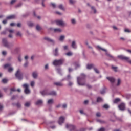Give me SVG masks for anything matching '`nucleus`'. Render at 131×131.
<instances>
[{"mask_svg":"<svg viewBox=\"0 0 131 131\" xmlns=\"http://www.w3.org/2000/svg\"><path fill=\"white\" fill-rule=\"evenodd\" d=\"M86 75L84 74H81L80 77H77V83L79 85L83 86L85 85Z\"/></svg>","mask_w":131,"mask_h":131,"instance_id":"nucleus-1","label":"nucleus"},{"mask_svg":"<svg viewBox=\"0 0 131 131\" xmlns=\"http://www.w3.org/2000/svg\"><path fill=\"white\" fill-rule=\"evenodd\" d=\"M41 94L43 96L45 95H52V96H55L57 95V93L55 91H51L50 93L48 92V90H45L42 92H40Z\"/></svg>","mask_w":131,"mask_h":131,"instance_id":"nucleus-2","label":"nucleus"},{"mask_svg":"<svg viewBox=\"0 0 131 131\" xmlns=\"http://www.w3.org/2000/svg\"><path fill=\"white\" fill-rule=\"evenodd\" d=\"M66 127L69 129L70 131H78L76 126L73 124H67L66 125Z\"/></svg>","mask_w":131,"mask_h":131,"instance_id":"nucleus-3","label":"nucleus"},{"mask_svg":"<svg viewBox=\"0 0 131 131\" xmlns=\"http://www.w3.org/2000/svg\"><path fill=\"white\" fill-rule=\"evenodd\" d=\"M64 61V60L63 59H60L59 60H55L53 61V64L55 66H58L62 64Z\"/></svg>","mask_w":131,"mask_h":131,"instance_id":"nucleus-4","label":"nucleus"},{"mask_svg":"<svg viewBox=\"0 0 131 131\" xmlns=\"http://www.w3.org/2000/svg\"><path fill=\"white\" fill-rule=\"evenodd\" d=\"M15 77L19 80H21L23 78V74L19 70H18L15 73Z\"/></svg>","mask_w":131,"mask_h":131,"instance_id":"nucleus-5","label":"nucleus"},{"mask_svg":"<svg viewBox=\"0 0 131 131\" xmlns=\"http://www.w3.org/2000/svg\"><path fill=\"white\" fill-rule=\"evenodd\" d=\"M97 48L99 49H100V50H102V51H103L106 52V55L108 57H109L110 58H111L113 60L116 61V59L114 56H112L111 55H110V54L107 53L106 50L102 48L101 47H99V46H98V47H97Z\"/></svg>","mask_w":131,"mask_h":131,"instance_id":"nucleus-6","label":"nucleus"},{"mask_svg":"<svg viewBox=\"0 0 131 131\" xmlns=\"http://www.w3.org/2000/svg\"><path fill=\"white\" fill-rule=\"evenodd\" d=\"M118 58L122 59V60H126L128 63L130 64H131V60L129 58V57H125V56H118Z\"/></svg>","mask_w":131,"mask_h":131,"instance_id":"nucleus-7","label":"nucleus"},{"mask_svg":"<svg viewBox=\"0 0 131 131\" xmlns=\"http://www.w3.org/2000/svg\"><path fill=\"white\" fill-rule=\"evenodd\" d=\"M2 43H3V45H4V46L6 48H9L11 47L10 44L8 43L7 39H6V38H3L2 39Z\"/></svg>","mask_w":131,"mask_h":131,"instance_id":"nucleus-8","label":"nucleus"},{"mask_svg":"<svg viewBox=\"0 0 131 131\" xmlns=\"http://www.w3.org/2000/svg\"><path fill=\"white\" fill-rule=\"evenodd\" d=\"M4 68H8V71L10 73L12 72L13 71V68L11 67V64H6L4 66Z\"/></svg>","mask_w":131,"mask_h":131,"instance_id":"nucleus-9","label":"nucleus"},{"mask_svg":"<svg viewBox=\"0 0 131 131\" xmlns=\"http://www.w3.org/2000/svg\"><path fill=\"white\" fill-rule=\"evenodd\" d=\"M55 23L56 25L58 26H66V24L62 20H57L55 21Z\"/></svg>","mask_w":131,"mask_h":131,"instance_id":"nucleus-10","label":"nucleus"},{"mask_svg":"<svg viewBox=\"0 0 131 131\" xmlns=\"http://www.w3.org/2000/svg\"><path fill=\"white\" fill-rule=\"evenodd\" d=\"M118 108L121 111H124L126 108V105L124 103H121L118 105Z\"/></svg>","mask_w":131,"mask_h":131,"instance_id":"nucleus-11","label":"nucleus"},{"mask_svg":"<svg viewBox=\"0 0 131 131\" xmlns=\"http://www.w3.org/2000/svg\"><path fill=\"white\" fill-rule=\"evenodd\" d=\"M23 87H24L25 88V94H29L30 93V91L28 89V85L27 84H24Z\"/></svg>","mask_w":131,"mask_h":131,"instance_id":"nucleus-12","label":"nucleus"},{"mask_svg":"<svg viewBox=\"0 0 131 131\" xmlns=\"http://www.w3.org/2000/svg\"><path fill=\"white\" fill-rule=\"evenodd\" d=\"M65 118L63 117H60L58 120V123L59 125L63 123L64 121Z\"/></svg>","mask_w":131,"mask_h":131,"instance_id":"nucleus-13","label":"nucleus"},{"mask_svg":"<svg viewBox=\"0 0 131 131\" xmlns=\"http://www.w3.org/2000/svg\"><path fill=\"white\" fill-rule=\"evenodd\" d=\"M107 79H108L111 83H114L115 82V79L112 77H107Z\"/></svg>","mask_w":131,"mask_h":131,"instance_id":"nucleus-14","label":"nucleus"},{"mask_svg":"<svg viewBox=\"0 0 131 131\" xmlns=\"http://www.w3.org/2000/svg\"><path fill=\"white\" fill-rule=\"evenodd\" d=\"M71 46H72V48H73L74 49H77V47L76 42L75 41H73L72 42Z\"/></svg>","mask_w":131,"mask_h":131,"instance_id":"nucleus-15","label":"nucleus"},{"mask_svg":"<svg viewBox=\"0 0 131 131\" xmlns=\"http://www.w3.org/2000/svg\"><path fill=\"white\" fill-rule=\"evenodd\" d=\"M15 17H16L15 15H12L7 17L6 19L7 20L13 19L15 18Z\"/></svg>","mask_w":131,"mask_h":131,"instance_id":"nucleus-16","label":"nucleus"},{"mask_svg":"<svg viewBox=\"0 0 131 131\" xmlns=\"http://www.w3.org/2000/svg\"><path fill=\"white\" fill-rule=\"evenodd\" d=\"M54 84L57 86H62L63 85V83L60 82H55Z\"/></svg>","mask_w":131,"mask_h":131,"instance_id":"nucleus-17","label":"nucleus"},{"mask_svg":"<svg viewBox=\"0 0 131 131\" xmlns=\"http://www.w3.org/2000/svg\"><path fill=\"white\" fill-rule=\"evenodd\" d=\"M43 103V101L42 100H38L36 103H35V104L37 105H41V104Z\"/></svg>","mask_w":131,"mask_h":131,"instance_id":"nucleus-18","label":"nucleus"},{"mask_svg":"<svg viewBox=\"0 0 131 131\" xmlns=\"http://www.w3.org/2000/svg\"><path fill=\"white\" fill-rule=\"evenodd\" d=\"M44 39L46 40L47 41H49V42H51L52 43L54 42V41L53 40H52L51 39H50L48 37H45Z\"/></svg>","mask_w":131,"mask_h":131,"instance_id":"nucleus-19","label":"nucleus"},{"mask_svg":"<svg viewBox=\"0 0 131 131\" xmlns=\"http://www.w3.org/2000/svg\"><path fill=\"white\" fill-rule=\"evenodd\" d=\"M38 74L37 72H33L32 73V76L34 78H36L37 77Z\"/></svg>","mask_w":131,"mask_h":131,"instance_id":"nucleus-20","label":"nucleus"},{"mask_svg":"<svg viewBox=\"0 0 131 131\" xmlns=\"http://www.w3.org/2000/svg\"><path fill=\"white\" fill-rule=\"evenodd\" d=\"M88 69H91L94 68L93 64H88L86 67Z\"/></svg>","mask_w":131,"mask_h":131,"instance_id":"nucleus-21","label":"nucleus"},{"mask_svg":"<svg viewBox=\"0 0 131 131\" xmlns=\"http://www.w3.org/2000/svg\"><path fill=\"white\" fill-rule=\"evenodd\" d=\"M54 31L55 32H61L62 30L61 29H59V28H57V29H54Z\"/></svg>","mask_w":131,"mask_h":131,"instance_id":"nucleus-22","label":"nucleus"},{"mask_svg":"<svg viewBox=\"0 0 131 131\" xmlns=\"http://www.w3.org/2000/svg\"><path fill=\"white\" fill-rule=\"evenodd\" d=\"M103 101V99L101 97H98L97 99V102H100Z\"/></svg>","mask_w":131,"mask_h":131,"instance_id":"nucleus-23","label":"nucleus"},{"mask_svg":"<svg viewBox=\"0 0 131 131\" xmlns=\"http://www.w3.org/2000/svg\"><path fill=\"white\" fill-rule=\"evenodd\" d=\"M54 55H55V56H57L58 55V49H57V48L55 49V50Z\"/></svg>","mask_w":131,"mask_h":131,"instance_id":"nucleus-24","label":"nucleus"},{"mask_svg":"<svg viewBox=\"0 0 131 131\" xmlns=\"http://www.w3.org/2000/svg\"><path fill=\"white\" fill-rule=\"evenodd\" d=\"M120 101V99L119 98H117V99H115L114 100V103H117L118 102Z\"/></svg>","mask_w":131,"mask_h":131,"instance_id":"nucleus-25","label":"nucleus"},{"mask_svg":"<svg viewBox=\"0 0 131 131\" xmlns=\"http://www.w3.org/2000/svg\"><path fill=\"white\" fill-rule=\"evenodd\" d=\"M65 38V36H61L59 39V40L61 41H63Z\"/></svg>","mask_w":131,"mask_h":131,"instance_id":"nucleus-26","label":"nucleus"},{"mask_svg":"<svg viewBox=\"0 0 131 131\" xmlns=\"http://www.w3.org/2000/svg\"><path fill=\"white\" fill-rule=\"evenodd\" d=\"M58 8H59L61 10H64V8L63 7V5H59Z\"/></svg>","mask_w":131,"mask_h":131,"instance_id":"nucleus-27","label":"nucleus"},{"mask_svg":"<svg viewBox=\"0 0 131 131\" xmlns=\"http://www.w3.org/2000/svg\"><path fill=\"white\" fill-rule=\"evenodd\" d=\"M36 29L37 30V31H40L41 29V28L39 26V25H37L36 26Z\"/></svg>","mask_w":131,"mask_h":131,"instance_id":"nucleus-28","label":"nucleus"},{"mask_svg":"<svg viewBox=\"0 0 131 131\" xmlns=\"http://www.w3.org/2000/svg\"><path fill=\"white\" fill-rule=\"evenodd\" d=\"M121 79H118V81H117V86L120 85V84H121Z\"/></svg>","mask_w":131,"mask_h":131,"instance_id":"nucleus-29","label":"nucleus"},{"mask_svg":"<svg viewBox=\"0 0 131 131\" xmlns=\"http://www.w3.org/2000/svg\"><path fill=\"white\" fill-rule=\"evenodd\" d=\"M2 81L4 83H6L8 82V79H2Z\"/></svg>","mask_w":131,"mask_h":131,"instance_id":"nucleus-30","label":"nucleus"},{"mask_svg":"<svg viewBox=\"0 0 131 131\" xmlns=\"http://www.w3.org/2000/svg\"><path fill=\"white\" fill-rule=\"evenodd\" d=\"M66 54L68 56L73 55V53L71 52H69L68 53H66Z\"/></svg>","mask_w":131,"mask_h":131,"instance_id":"nucleus-31","label":"nucleus"},{"mask_svg":"<svg viewBox=\"0 0 131 131\" xmlns=\"http://www.w3.org/2000/svg\"><path fill=\"white\" fill-rule=\"evenodd\" d=\"M103 107L104 108H105V109H108L110 107L109 105H107V104L104 105Z\"/></svg>","mask_w":131,"mask_h":131,"instance_id":"nucleus-32","label":"nucleus"},{"mask_svg":"<svg viewBox=\"0 0 131 131\" xmlns=\"http://www.w3.org/2000/svg\"><path fill=\"white\" fill-rule=\"evenodd\" d=\"M53 103V99H50L48 101V104H51Z\"/></svg>","mask_w":131,"mask_h":131,"instance_id":"nucleus-33","label":"nucleus"},{"mask_svg":"<svg viewBox=\"0 0 131 131\" xmlns=\"http://www.w3.org/2000/svg\"><path fill=\"white\" fill-rule=\"evenodd\" d=\"M91 9H92V10L94 11V13H97V11H96V9L94 7H91Z\"/></svg>","mask_w":131,"mask_h":131,"instance_id":"nucleus-34","label":"nucleus"},{"mask_svg":"<svg viewBox=\"0 0 131 131\" xmlns=\"http://www.w3.org/2000/svg\"><path fill=\"white\" fill-rule=\"evenodd\" d=\"M28 25L29 27H31L34 26V24L32 23H28Z\"/></svg>","mask_w":131,"mask_h":131,"instance_id":"nucleus-35","label":"nucleus"},{"mask_svg":"<svg viewBox=\"0 0 131 131\" xmlns=\"http://www.w3.org/2000/svg\"><path fill=\"white\" fill-rule=\"evenodd\" d=\"M69 2L71 4H73L76 3V1L74 0H69Z\"/></svg>","mask_w":131,"mask_h":131,"instance_id":"nucleus-36","label":"nucleus"},{"mask_svg":"<svg viewBox=\"0 0 131 131\" xmlns=\"http://www.w3.org/2000/svg\"><path fill=\"white\" fill-rule=\"evenodd\" d=\"M30 105V102H26L25 104V106H26V107H28Z\"/></svg>","mask_w":131,"mask_h":131,"instance_id":"nucleus-37","label":"nucleus"},{"mask_svg":"<svg viewBox=\"0 0 131 131\" xmlns=\"http://www.w3.org/2000/svg\"><path fill=\"white\" fill-rule=\"evenodd\" d=\"M22 34H21V33L20 32H17V33H16V36H21Z\"/></svg>","mask_w":131,"mask_h":131,"instance_id":"nucleus-38","label":"nucleus"},{"mask_svg":"<svg viewBox=\"0 0 131 131\" xmlns=\"http://www.w3.org/2000/svg\"><path fill=\"white\" fill-rule=\"evenodd\" d=\"M16 1H17V0H11V2H10V4H11V5H13V4H14Z\"/></svg>","mask_w":131,"mask_h":131,"instance_id":"nucleus-39","label":"nucleus"},{"mask_svg":"<svg viewBox=\"0 0 131 131\" xmlns=\"http://www.w3.org/2000/svg\"><path fill=\"white\" fill-rule=\"evenodd\" d=\"M106 91L105 89H103V90L101 91L100 93L101 94H104V93H105Z\"/></svg>","mask_w":131,"mask_h":131,"instance_id":"nucleus-40","label":"nucleus"},{"mask_svg":"<svg viewBox=\"0 0 131 131\" xmlns=\"http://www.w3.org/2000/svg\"><path fill=\"white\" fill-rule=\"evenodd\" d=\"M28 62L27 61H26V62L25 63V64H24V67L25 68H26V67H28Z\"/></svg>","mask_w":131,"mask_h":131,"instance_id":"nucleus-41","label":"nucleus"},{"mask_svg":"<svg viewBox=\"0 0 131 131\" xmlns=\"http://www.w3.org/2000/svg\"><path fill=\"white\" fill-rule=\"evenodd\" d=\"M71 23L72 24H76V20L74 19H72L71 20Z\"/></svg>","mask_w":131,"mask_h":131,"instance_id":"nucleus-42","label":"nucleus"},{"mask_svg":"<svg viewBox=\"0 0 131 131\" xmlns=\"http://www.w3.org/2000/svg\"><path fill=\"white\" fill-rule=\"evenodd\" d=\"M112 69L114 70V71L115 72L117 71V67H112Z\"/></svg>","mask_w":131,"mask_h":131,"instance_id":"nucleus-43","label":"nucleus"},{"mask_svg":"<svg viewBox=\"0 0 131 131\" xmlns=\"http://www.w3.org/2000/svg\"><path fill=\"white\" fill-rule=\"evenodd\" d=\"M34 84H35V82L34 81H31V86L32 87H33L34 86Z\"/></svg>","mask_w":131,"mask_h":131,"instance_id":"nucleus-44","label":"nucleus"},{"mask_svg":"<svg viewBox=\"0 0 131 131\" xmlns=\"http://www.w3.org/2000/svg\"><path fill=\"white\" fill-rule=\"evenodd\" d=\"M98 131H105V128H101L100 129H99Z\"/></svg>","mask_w":131,"mask_h":131,"instance_id":"nucleus-45","label":"nucleus"},{"mask_svg":"<svg viewBox=\"0 0 131 131\" xmlns=\"http://www.w3.org/2000/svg\"><path fill=\"white\" fill-rule=\"evenodd\" d=\"M94 70L96 73H99V71L97 69L95 68Z\"/></svg>","mask_w":131,"mask_h":131,"instance_id":"nucleus-46","label":"nucleus"},{"mask_svg":"<svg viewBox=\"0 0 131 131\" xmlns=\"http://www.w3.org/2000/svg\"><path fill=\"white\" fill-rule=\"evenodd\" d=\"M16 106H17L18 108H19V107H20V106H21V105H20V104L19 103H17V104H16Z\"/></svg>","mask_w":131,"mask_h":131,"instance_id":"nucleus-47","label":"nucleus"},{"mask_svg":"<svg viewBox=\"0 0 131 131\" xmlns=\"http://www.w3.org/2000/svg\"><path fill=\"white\" fill-rule=\"evenodd\" d=\"M96 116H97V117H100V116H101V114H100V113H99V112L97 113H96Z\"/></svg>","mask_w":131,"mask_h":131,"instance_id":"nucleus-48","label":"nucleus"},{"mask_svg":"<svg viewBox=\"0 0 131 131\" xmlns=\"http://www.w3.org/2000/svg\"><path fill=\"white\" fill-rule=\"evenodd\" d=\"M64 50H66L68 49V46H63Z\"/></svg>","mask_w":131,"mask_h":131,"instance_id":"nucleus-49","label":"nucleus"},{"mask_svg":"<svg viewBox=\"0 0 131 131\" xmlns=\"http://www.w3.org/2000/svg\"><path fill=\"white\" fill-rule=\"evenodd\" d=\"M51 4L53 8H56V5H55V4H54V3H51Z\"/></svg>","mask_w":131,"mask_h":131,"instance_id":"nucleus-50","label":"nucleus"},{"mask_svg":"<svg viewBox=\"0 0 131 131\" xmlns=\"http://www.w3.org/2000/svg\"><path fill=\"white\" fill-rule=\"evenodd\" d=\"M8 31L10 33V34L14 33V30H8Z\"/></svg>","mask_w":131,"mask_h":131,"instance_id":"nucleus-51","label":"nucleus"},{"mask_svg":"<svg viewBox=\"0 0 131 131\" xmlns=\"http://www.w3.org/2000/svg\"><path fill=\"white\" fill-rule=\"evenodd\" d=\"M67 105L66 104H64L62 105V107L63 108H67Z\"/></svg>","mask_w":131,"mask_h":131,"instance_id":"nucleus-52","label":"nucleus"},{"mask_svg":"<svg viewBox=\"0 0 131 131\" xmlns=\"http://www.w3.org/2000/svg\"><path fill=\"white\" fill-rule=\"evenodd\" d=\"M73 84V82H69V84H68V85L70 86H71Z\"/></svg>","mask_w":131,"mask_h":131,"instance_id":"nucleus-53","label":"nucleus"},{"mask_svg":"<svg viewBox=\"0 0 131 131\" xmlns=\"http://www.w3.org/2000/svg\"><path fill=\"white\" fill-rule=\"evenodd\" d=\"M124 32L129 33L130 32V31L128 29H125L124 30Z\"/></svg>","mask_w":131,"mask_h":131,"instance_id":"nucleus-54","label":"nucleus"},{"mask_svg":"<svg viewBox=\"0 0 131 131\" xmlns=\"http://www.w3.org/2000/svg\"><path fill=\"white\" fill-rule=\"evenodd\" d=\"M7 20H3V21H2V23H3V24H7Z\"/></svg>","mask_w":131,"mask_h":131,"instance_id":"nucleus-55","label":"nucleus"},{"mask_svg":"<svg viewBox=\"0 0 131 131\" xmlns=\"http://www.w3.org/2000/svg\"><path fill=\"white\" fill-rule=\"evenodd\" d=\"M15 26V23H11L10 24V26H12V27H13V26Z\"/></svg>","mask_w":131,"mask_h":131,"instance_id":"nucleus-56","label":"nucleus"},{"mask_svg":"<svg viewBox=\"0 0 131 131\" xmlns=\"http://www.w3.org/2000/svg\"><path fill=\"white\" fill-rule=\"evenodd\" d=\"M18 60L19 61V62H21V58L20 57V56H19L18 57Z\"/></svg>","mask_w":131,"mask_h":131,"instance_id":"nucleus-57","label":"nucleus"},{"mask_svg":"<svg viewBox=\"0 0 131 131\" xmlns=\"http://www.w3.org/2000/svg\"><path fill=\"white\" fill-rule=\"evenodd\" d=\"M6 54H7V52H6V51H3V52H2V54H3V55H6Z\"/></svg>","mask_w":131,"mask_h":131,"instance_id":"nucleus-58","label":"nucleus"},{"mask_svg":"<svg viewBox=\"0 0 131 131\" xmlns=\"http://www.w3.org/2000/svg\"><path fill=\"white\" fill-rule=\"evenodd\" d=\"M49 68V66L48 64H46L45 66V69H48Z\"/></svg>","mask_w":131,"mask_h":131,"instance_id":"nucleus-59","label":"nucleus"},{"mask_svg":"<svg viewBox=\"0 0 131 131\" xmlns=\"http://www.w3.org/2000/svg\"><path fill=\"white\" fill-rule=\"evenodd\" d=\"M10 90L11 91H16L15 88H11Z\"/></svg>","mask_w":131,"mask_h":131,"instance_id":"nucleus-60","label":"nucleus"},{"mask_svg":"<svg viewBox=\"0 0 131 131\" xmlns=\"http://www.w3.org/2000/svg\"><path fill=\"white\" fill-rule=\"evenodd\" d=\"M17 27H21V24L18 23V24H17Z\"/></svg>","mask_w":131,"mask_h":131,"instance_id":"nucleus-61","label":"nucleus"},{"mask_svg":"<svg viewBox=\"0 0 131 131\" xmlns=\"http://www.w3.org/2000/svg\"><path fill=\"white\" fill-rule=\"evenodd\" d=\"M8 37H9V38H12V37H13V36H12V35L11 34V33H10V34L9 35Z\"/></svg>","mask_w":131,"mask_h":131,"instance_id":"nucleus-62","label":"nucleus"},{"mask_svg":"<svg viewBox=\"0 0 131 131\" xmlns=\"http://www.w3.org/2000/svg\"><path fill=\"white\" fill-rule=\"evenodd\" d=\"M89 103V101L88 100H85V101H84V103L85 104H88Z\"/></svg>","mask_w":131,"mask_h":131,"instance_id":"nucleus-63","label":"nucleus"},{"mask_svg":"<svg viewBox=\"0 0 131 131\" xmlns=\"http://www.w3.org/2000/svg\"><path fill=\"white\" fill-rule=\"evenodd\" d=\"M80 113L81 114H84V112H83V110H80Z\"/></svg>","mask_w":131,"mask_h":131,"instance_id":"nucleus-64","label":"nucleus"}]
</instances>
